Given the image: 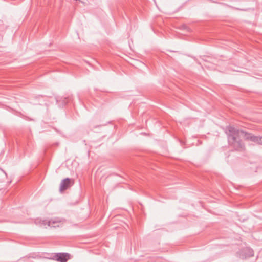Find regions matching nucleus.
I'll use <instances>...</instances> for the list:
<instances>
[{"instance_id": "obj_4", "label": "nucleus", "mask_w": 262, "mask_h": 262, "mask_svg": "<svg viewBox=\"0 0 262 262\" xmlns=\"http://www.w3.org/2000/svg\"><path fill=\"white\" fill-rule=\"evenodd\" d=\"M71 180L69 178H66L62 180L60 184L59 190L62 191L67 189L70 186Z\"/></svg>"}, {"instance_id": "obj_2", "label": "nucleus", "mask_w": 262, "mask_h": 262, "mask_svg": "<svg viewBox=\"0 0 262 262\" xmlns=\"http://www.w3.org/2000/svg\"><path fill=\"white\" fill-rule=\"evenodd\" d=\"M61 222V219L59 218L53 219L50 221H47V220H43L41 221V225L46 226L47 225L50 227H59Z\"/></svg>"}, {"instance_id": "obj_6", "label": "nucleus", "mask_w": 262, "mask_h": 262, "mask_svg": "<svg viewBox=\"0 0 262 262\" xmlns=\"http://www.w3.org/2000/svg\"><path fill=\"white\" fill-rule=\"evenodd\" d=\"M253 140H255V143L262 145V136H256V138H254Z\"/></svg>"}, {"instance_id": "obj_3", "label": "nucleus", "mask_w": 262, "mask_h": 262, "mask_svg": "<svg viewBox=\"0 0 262 262\" xmlns=\"http://www.w3.org/2000/svg\"><path fill=\"white\" fill-rule=\"evenodd\" d=\"M69 258V254L65 253H59L55 255L53 259L59 262H67Z\"/></svg>"}, {"instance_id": "obj_5", "label": "nucleus", "mask_w": 262, "mask_h": 262, "mask_svg": "<svg viewBox=\"0 0 262 262\" xmlns=\"http://www.w3.org/2000/svg\"><path fill=\"white\" fill-rule=\"evenodd\" d=\"M242 252V258H246L247 257H251L253 256V250L249 247H246L244 248Z\"/></svg>"}, {"instance_id": "obj_1", "label": "nucleus", "mask_w": 262, "mask_h": 262, "mask_svg": "<svg viewBox=\"0 0 262 262\" xmlns=\"http://www.w3.org/2000/svg\"><path fill=\"white\" fill-rule=\"evenodd\" d=\"M226 134L228 136V140L229 145L236 150L243 151L245 146L242 142L240 138L243 137L246 140H249L255 142L254 136L251 134L246 133L242 130H238L233 126H228L226 128Z\"/></svg>"}]
</instances>
